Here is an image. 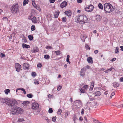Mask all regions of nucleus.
<instances>
[{"label":"nucleus","instance_id":"nucleus-34","mask_svg":"<svg viewBox=\"0 0 123 123\" xmlns=\"http://www.w3.org/2000/svg\"><path fill=\"white\" fill-rule=\"evenodd\" d=\"M28 37L29 40H32L33 38V36L29 35L28 36Z\"/></svg>","mask_w":123,"mask_h":123},{"label":"nucleus","instance_id":"nucleus-49","mask_svg":"<svg viewBox=\"0 0 123 123\" xmlns=\"http://www.w3.org/2000/svg\"><path fill=\"white\" fill-rule=\"evenodd\" d=\"M88 86L87 85H86L84 86L83 87L85 89L88 88Z\"/></svg>","mask_w":123,"mask_h":123},{"label":"nucleus","instance_id":"nucleus-26","mask_svg":"<svg viewBox=\"0 0 123 123\" xmlns=\"http://www.w3.org/2000/svg\"><path fill=\"white\" fill-rule=\"evenodd\" d=\"M69 57L70 56L69 55H68L67 56L66 61L69 64H70L71 62L69 61Z\"/></svg>","mask_w":123,"mask_h":123},{"label":"nucleus","instance_id":"nucleus-17","mask_svg":"<svg viewBox=\"0 0 123 123\" xmlns=\"http://www.w3.org/2000/svg\"><path fill=\"white\" fill-rule=\"evenodd\" d=\"M87 37V36L86 35L81 36L80 37L81 39L83 42L85 41V39Z\"/></svg>","mask_w":123,"mask_h":123},{"label":"nucleus","instance_id":"nucleus-58","mask_svg":"<svg viewBox=\"0 0 123 123\" xmlns=\"http://www.w3.org/2000/svg\"><path fill=\"white\" fill-rule=\"evenodd\" d=\"M55 0H49L50 2L51 3H53L55 2Z\"/></svg>","mask_w":123,"mask_h":123},{"label":"nucleus","instance_id":"nucleus-42","mask_svg":"<svg viewBox=\"0 0 123 123\" xmlns=\"http://www.w3.org/2000/svg\"><path fill=\"white\" fill-rule=\"evenodd\" d=\"M48 111L49 113H52L53 112L52 108H50L49 110Z\"/></svg>","mask_w":123,"mask_h":123},{"label":"nucleus","instance_id":"nucleus-19","mask_svg":"<svg viewBox=\"0 0 123 123\" xmlns=\"http://www.w3.org/2000/svg\"><path fill=\"white\" fill-rule=\"evenodd\" d=\"M59 13L60 12L59 11H57L55 12L54 14L55 18H57L58 17Z\"/></svg>","mask_w":123,"mask_h":123},{"label":"nucleus","instance_id":"nucleus-63","mask_svg":"<svg viewBox=\"0 0 123 123\" xmlns=\"http://www.w3.org/2000/svg\"><path fill=\"white\" fill-rule=\"evenodd\" d=\"M23 90H22V91L23 92V93L24 94H25L26 93V92L25 91V90L23 89Z\"/></svg>","mask_w":123,"mask_h":123},{"label":"nucleus","instance_id":"nucleus-31","mask_svg":"<svg viewBox=\"0 0 123 123\" xmlns=\"http://www.w3.org/2000/svg\"><path fill=\"white\" fill-rule=\"evenodd\" d=\"M31 30L33 31L35 30L36 28L35 26L34 25H32L31 27Z\"/></svg>","mask_w":123,"mask_h":123},{"label":"nucleus","instance_id":"nucleus-40","mask_svg":"<svg viewBox=\"0 0 123 123\" xmlns=\"http://www.w3.org/2000/svg\"><path fill=\"white\" fill-rule=\"evenodd\" d=\"M67 20L66 18L65 17H63L62 18V21L64 22H65Z\"/></svg>","mask_w":123,"mask_h":123},{"label":"nucleus","instance_id":"nucleus-13","mask_svg":"<svg viewBox=\"0 0 123 123\" xmlns=\"http://www.w3.org/2000/svg\"><path fill=\"white\" fill-rule=\"evenodd\" d=\"M9 99V98H1L0 99V101H1V102L3 103H5L6 105L7 104V102L8 103V100Z\"/></svg>","mask_w":123,"mask_h":123},{"label":"nucleus","instance_id":"nucleus-53","mask_svg":"<svg viewBox=\"0 0 123 123\" xmlns=\"http://www.w3.org/2000/svg\"><path fill=\"white\" fill-rule=\"evenodd\" d=\"M68 111L66 112L64 114L65 115L66 117H67L68 116Z\"/></svg>","mask_w":123,"mask_h":123},{"label":"nucleus","instance_id":"nucleus-18","mask_svg":"<svg viewBox=\"0 0 123 123\" xmlns=\"http://www.w3.org/2000/svg\"><path fill=\"white\" fill-rule=\"evenodd\" d=\"M22 46L24 48H30L29 45H27L24 43L22 44Z\"/></svg>","mask_w":123,"mask_h":123},{"label":"nucleus","instance_id":"nucleus-36","mask_svg":"<svg viewBox=\"0 0 123 123\" xmlns=\"http://www.w3.org/2000/svg\"><path fill=\"white\" fill-rule=\"evenodd\" d=\"M24 121V119L23 118H19L18 120V122H21Z\"/></svg>","mask_w":123,"mask_h":123},{"label":"nucleus","instance_id":"nucleus-5","mask_svg":"<svg viewBox=\"0 0 123 123\" xmlns=\"http://www.w3.org/2000/svg\"><path fill=\"white\" fill-rule=\"evenodd\" d=\"M11 10L12 13L14 14L16 13L18 11V4H15L12 6L11 8Z\"/></svg>","mask_w":123,"mask_h":123},{"label":"nucleus","instance_id":"nucleus-30","mask_svg":"<svg viewBox=\"0 0 123 123\" xmlns=\"http://www.w3.org/2000/svg\"><path fill=\"white\" fill-rule=\"evenodd\" d=\"M34 83L35 84H39V82L37 80L35 79L34 80Z\"/></svg>","mask_w":123,"mask_h":123},{"label":"nucleus","instance_id":"nucleus-8","mask_svg":"<svg viewBox=\"0 0 123 123\" xmlns=\"http://www.w3.org/2000/svg\"><path fill=\"white\" fill-rule=\"evenodd\" d=\"M15 68L17 72H19L20 71L21 68V67L19 63H16L15 64Z\"/></svg>","mask_w":123,"mask_h":123},{"label":"nucleus","instance_id":"nucleus-14","mask_svg":"<svg viewBox=\"0 0 123 123\" xmlns=\"http://www.w3.org/2000/svg\"><path fill=\"white\" fill-rule=\"evenodd\" d=\"M23 68L25 69L28 70L29 66V64L27 63H24L23 65Z\"/></svg>","mask_w":123,"mask_h":123},{"label":"nucleus","instance_id":"nucleus-57","mask_svg":"<svg viewBox=\"0 0 123 123\" xmlns=\"http://www.w3.org/2000/svg\"><path fill=\"white\" fill-rule=\"evenodd\" d=\"M116 58H114L111 60V61L112 62H114L116 60Z\"/></svg>","mask_w":123,"mask_h":123},{"label":"nucleus","instance_id":"nucleus-10","mask_svg":"<svg viewBox=\"0 0 123 123\" xmlns=\"http://www.w3.org/2000/svg\"><path fill=\"white\" fill-rule=\"evenodd\" d=\"M86 70V69L85 68H83L81 69L80 71V75L82 76L84 75L85 74V71Z\"/></svg>","mask_w":123,"mask_h":123},{"label":"nucleus","instance_id":"nucleus-12","mask_svg":"<svg viewBox=\"0 0 123 123\" xmlns=\"http://www.w3.org/2000/svg\"><path fill=\"white\" fill-rule=\"evenodd\" d=\"M67 5V3L65 1H64L60 5V7L62 8L66 6Z\"/></svg>","mask_w":123,"mask_h":123},{"label":"nucleus","instance_id":"nucleus-11","mask_svg":"<svg viewBox=\"0 0 123 123\" xmlns=\"http://www.w3.org/2000/svg\"><path fill=\"white\" fill-rule=\"evenodd\" d=\"M32 53H35L38 52L39 51V49L37 47H34L32 49H31Z\"/></svg>","mask_w":123,"mask_h":123},{"label":"nucleus","instance_id":"nucleus-44","mask_svg":"<svg viewBox=\"0 0 123 123\" xmlns=\"http://www.w3.org/2000/svg\"><path fill=\"white\" fill-rule=\"evenodd\" d=\"M62 88V86H58L57 87V90L58 91H60Z\"/></svg>","mask_w":123,"mask_h":123},{"label":"nucleus","instance_id":"nucleus-24","mask_svg":"<svg viewBox=\"0 0 123 123\" xmlns=\"http://www.w3.org/2000/svg\"><path fill=\"white\" fill-rule=\"evenodd\" d=\"M101 18V17L99 15H97L96 17V19L97 21H100Z\"/></svg>","mask_w":123,"mask_h":123},{"label":"nucleus","instance_id":"nucleus-6","mask_svg":"<svg viewBox=\"0 0 123 123\" xmlns=\"http://www.w3.org/2000/svg\"><path fill=\"white\" fill-rule=\"evenodd\" d=\"M32 108L35 110H36L37 111L39 108V105L37 103H34L31 105Z\"/></svg>","mask_w":123,"mask_h":123},{"label":"nucleus","instance_id":"nucleus-22","mask_svg":"<svg viewBox=\"0 0 123 123\" xmlns=\"http://www.w3.org/2000/svg\"><path fill=\"white\" fill-rule=\"evenodd\" d=\"M113 86L116 87H117L119 86V84L117 82H114L113 83Z\"/></svg>","mask_w":123,"mask_h":123},{"label":"nucleus","instance_id":"nucleus-39","mask_svg":"<svg viewBox=\"0 0 123 123\" xmlns=\"http://www.w3.org/2000/svg\"><path fill=\"white\" fill-rule=\"evenodd\" d=\"M119 48L118 47H117L115 49V52L116 54L118 53L119 51H118Z\"/></svg>","mask_w":123,"mask_h":123},{"label":"nucleus","instance_id":"nucleus-62","mask_svg":"<svg viewBox=\"0 0 123 123\" xmlns=\"http://www.w3.org/2000/svg\"><path fill=\"white\" fill-rule=\"evenodd\" d=\"M120 80L121 82H123V77H122L120 78Z\"/></svg>","mask_w":123,"mask_h":123},{"label":"nucleus","instance_id":"nucleus-28","mask_svg":"<svg viewBox=\"0 0 123 123\" xmlns=\"http://www.w3.org/2000/svg\"><path fill=\"white\" fill-rule=\"evenodd\" d=\"M98 7L100 9L103 10V7L102 4L100 3H99L98 5Z\"/></svg>","mask_w":123,"mask_h":123},{"label":"nucleus","instance_id":"nucleus-64","mask_svg":"<svg viewBox=\"0 0 123 123\" xmlns=\"http://www.w3.org/2000/svg\"><path fill=\"white\" fill-rule=\"evenodd\" d=\"M120 48H121V50L123 51V46H121L120 47Z\"/></svg>","mask_w":123,"mask_h":123},{"label":"nucleus","instance_id":"nucleus-46","mask_svg":"<svg viewBox=\"0 0 123 123\" xmlns=\"http://www.w3.org/2000/svg\"><path fill=\"white\" fill-rule=\"evenodd\" d=\"M37 67L38 68H41L42 66V64L41 63H39L37 64Z\"/></svg>","mask_w":123,"mask_h":123},{"label":"nucleus","instance_id":"nucleus-20","mask_svg":"<svg viewBox=\"0 0 123 123\" xmlns=\"http://www.w3.org/2000/svg\"><path fill=\"white\" fill-rule=\"evenodd\" d=\"M101 94V92L100 91H97L95 93V96H99Z\"/></svg>","mask_w":123,"mask_h":123},{"label":"nucleus","instance_id":"nucleus-37","mask_svg":"<svg viewBox=\"0 0 123 123\" xmlns=\"http://www.w3.org/2000/svg\"><path fill=\"white\" fill-rule=\"evenodd\" d=\"M5 55L4 54L0 53V57H5Z\"/></svg>","mask_w":123,"mask_h":123},{"label":"nucleus","instance_id":"nucleus-25","mask_svg":"<svg viewBox=\"0 0 123 123\" xmlns=\"http://www.w3.org/2000/svg\"><path fill=\"white\" fill-rule=\"evenodd\" d=\"M43 118L48 123H49L50 122V120L48 119V117L46 116H43Z\"/></svg>","mask_w":123,"mask_h":123},{"label":"nucleus","instance_id":"nucleus-61","mask_svg":"<svg viewBox=\"0 0 123 123\" xmlns=\"http://www.w3.org/2000/svg\"><path fill=\"white\" fill-rule=\"evenodd\" d=\"M116 12L118 13H120V12L118 10H116L115 11Z\"/></svg>","mask_w":123,"mask_h":123},{"label":"nucleus","instance_id":"nucleus-56","mask_svg":"<svg viewBox=\"0 0 123 123\" xmlns=\"http://www.w3.org/2000/svg\"><path fill=\"white\" fill-rule=\"evenodd\" d=\"M77 2L79 3H81L82 1V0H77Z\"/></svg>","mask_w":123,"mask_h":123},{"label":"nucleus","instance_id":"nucleus-35","mask_svg":"<svg viewBox=\"0 0 123 123\" xmlns=\"http://www.w3.org/2000/svg\"><path fill=\"white\" fill-rule=\"evenodd\" d=\"M80 91L82 93H84L86 91V90L82 87L80 89Z\"/></svg>","mask_w":123,"mask_h":123},{"label":"nucleus","instance_id":"nucleus-60","mask_svg":"<svg viewBox=\"0 0 123 123\" xmlns=\"http://www.w3.org/2000/svg\"><path fill=\"white\" fill-rule=\"evenodd\" d=\"M94 52L95 54H96L98 53V50H94Z\"/></svg>","mask_w":123,"mask_h":123},{"label":"nucleus","instance_id":"nucleus-3","mask_svg":"<svg viewBox=\"0 0 123 123\" xmlns=\"http://www.w3.org/2000/svg\"><path fill=\"white\" fill-rule=\"evenodd\" d=\"M23 111V110L22 108L16 106L12 108L11 113L13 115L17 114L22 113Z\"/></svg>","mask_w":123,"mask_h":123},{"label":"nucleus","instance_id":"nucleus-4","mask_svg":"<svg viewBox=\"0 0 123 123\" xmlns=\"http://www.w3.org/2000/svg\"><path fill=\"white\" fill-rule=\"evenodd\" d=\"M8 100L7 105L9 106L13 107L17 105V102L15 100H11L9 98Z\"/></svg>","mask_w":123,"mask_h":123},{"label":"nucleus","instance_id":"nucleus-59","mask_svg":"<svg viewBox=\"0 0 123 123\" xmlns=\"http://www.w3.org/2000/svg\"><path fill=\"white\" fill-rule=\"evenodd\" d=\"M48 96L49 98H50L52 97V95H50V94H49L48 95Z\"/></svg>","mask_w":123,"mask_h":123},{"label":"nucleus","instance_id":"nucleus-54","mask_svg":"<svg viewBox=\"0 0 123 123\" xmlns=\"http://www.w3.org/2000/svg\"><path fill=\"white\" fill-rule=\"evenodd\" d=\"M23 39V41L24 42L26 43L27 41L26 39L25 38H23V39Z\"/></svg>","mask_w":123,"mask_h":123},{"label":"nucleus","instance_id":"nucleus-27","mask_svg":"<svg viewBox=\"0 0 123 123\" xmlns=\"http://www.w3.org/2000/svg\"><path fill=\"white\" fill-rule=\"evenodd\" d=\"M29 2L28 0H24L23 2V5L24 6H25L27 4H28Z\"/></svg>","mask_w":123,"mask_h":123},{"label":"nucleus","instance_id":"nucleus-33","mask_svg":"<svg viewBox=\"0 0 123 123\" xmlns=\"http://www.w3.org/2000/svg\"><path fill=\"white\" fill-rule=\"evenodd\" d=\"M27 96L29 98H31L33 97V95L31 94L30 93L27 94Z\"/></svg>","mask_w":123,"mask_h":123},{"label":"nucleus","instance_id":"nucleus-51","mask_svg":"<svg viewBox=\"0 0 123 123\" xmlns=\"http://www.w3.org/2000/svg\"><path fill=\"white\" fill-rule=\"evenodd\" d=\"M115 94V93L114 92H112L111 94V96L110 97V98H111L112 96H113Z\"/></svg>","mask_w":123,"mask_h":123},{"label":"nucleus","instance_id":"nucleus-32","mask_svg":"<svg viewBox=\"0 0 123 123\" xmlns=\"http://www.w3.org/2000/svg\"><path fill=\"white\" fill-rule=\"evenodd\" d=\"M55 52L56 53L57 55H60V54L61 53L60 51L59 50H58L57 51H55Z\"/></svg>","mask_w":123,"mask_h":123},{"label":"nucleus","instance_id":"nucleus-38","mask_svg":"<svg viewBox=\"0 0 123 123\" xmlns=\"http://www.w3.org/2000/svg\"><path fill=\"white\" fill-rule=\"evenodd\" d=\"M35 0H33L32 2V5L34 7L37 6L35 3Z\"/></svg>","mask_w":123,"mask_h":123},{"label":"nucleus","instance_id":"nucleus-48","mask_svg":"<svg viewBox=\"0 0 123 123\" xmlns=\"http://www.w3.org/2000/svg\"><path fill=\"white\" fill-rule=\"evenodd\" d=\"M35 8L37 9L39 11H41V10L40 8L38 7L37 6H35Z\"/></svg>","mask_w":123,"mask_h":123},{"label":"nucleus","instance_id":"nucleus-43","mask_svg":"<svg viewBox=\"0 0 123 123\" xmlns=\"http://www.w3.org/2000/svg\"><path fill=\"white\" fill-rule=\"evenodd\" d=\"M28 102V101L24 102L23 103V104L24 106H26L27 105V104Z\"/></svg>","mask_w":123,"mask_h":123},{"label":"nucleus","instance_id":"nucleus-2","mask_svg":"<svg viewBox=\"0 0 123 123\" xmlns=\"http://www.w3.org/2000/svg\"><path fill=\"white\" fill-rule=\"evenodd\" d=\"M88 19L85 15L78 16L77 19L75 20L76 22L80 24H83L87 22Z\"/></svg>","mask_w":123,"mask_h":123},{"label":"nucleus","instance_id":"nucleus-41","mask_svg":"<svg viewBox=\"0 0 123 123\" xmlns=\"http://www.w3.org/2000/svg\"><path fill=\"white\" fill-rule=\"evenodd\" d=\"M62 112V110L60 109H59L57 111V114L59 115H61Z\"/></svg>","mask_w":123,"mask_h":123},{"label":"nucleus","instance_id":"nucleus-47","mask_svg":"<svg viewBox=\"0 0 123 123\" xmlns=\"http://www.w3.org/2000/svg\"><path fill=\"white\" fill-rule=\"evenodd\" d=\"M36 73L35 72H32L31 73V75L33 76H36Z\"/></svg>","mask_w":123,"mask_h":123},{"label":"nucleus","instance_id":"nucleus-1","mask_svg":"<svg viewBox=\"0 0 123 123\" xmlns=\"http://www.w3.org/2000/svg\"><path fill=\"white\" fill-rule=\"evenodd\" d=\"M104 8L106 13H110L114 10L112 5L108 3H106L104 4Z\"/></svg>","mask_w":123,"mask_h":123},{"label":"nucleus","instance_id":"nucleus-7","mask_svg":"<svg viewBox=\"0 0 123 123\" xmlns=\"http://www.w3.org/2000/svg\"><path fill=\"white\" fill-rule=\"evenodd\" d=\"M93 6L92 5H90L89 6L86 7L85 10L87 12H91L93 10Z\"/></svg>","mask_w":123,"mask_h":123},{"label":"nucleus","instance_id":"nucleus-15","mask_svg":"<svg viewBox=\"0 0 123 123\" xmlns=\"http://www.w3.org/2000/svg\"><path fill=\"white\" fill-rule=\"evenodd\" d=\"M87 61L88 62L92 64L93 62L92 58L91 57H89L87 58Z\"/></svg>","mask_w":123,"mask_h":123},{"label":"nucleus","instance_id":"nucleus-50","mask_svg":"<svg viewBox=\"0 0 123 123\" xmlns=\"http://www.w3.org/2000/svg\"><path fill=\"white\" fill-rule=\"evenodd\" d=\"M46 49H51L52 48V47L51 46H47L46 47Z\"/></svg>","mask_w":123,"mask_h":123},{"label":"nucleus","instance_id":"nucleus-23","mask_svg":"<svg viewBox=\"0 0 123 123\" xmlns=\"http://www.w3.org/2000/svg\"><path fill=\"white\" fill-rule=\"evenodd\" d=\"M44 58L47 60H48L50 59V56L48 55H44Z\"/></svg>","mask_w":123,"mask_h":123},{"label":"nucleus","instance_id":"nucleus-45","mask_svg":"<svg viewBox=\"0 0 123 123\" xmlns=\"http://www.w3.org/2000/svg\"><path fill=\"white\" fill-rule=\"evenodd\" d=\"M85 48L89 50L90 49V47L88 45L86 44L85 46Z\"/></svg>","mask_w":123,"mask_h":123},{"label":"nucleus","instance_id":"nucleus-21","mask_svg":"<svg viewBox=\"0 0 123 123\" xmlns=\"http://www.w3.org/2000/svg\"><path fill=\"white\" fill-rule=\"evenodd\" d=\"M65 14L68 16H69L71 15V13L68 11H66L64 12Z\"/></svg>","mask_w":123,"mask_h":123},{"label":"nucleus","instance_id":"nucleus-9","mask_svg":"<svg viewBox=\"0 0 123 123\" xmlns=\"http://www.w3.org/2000/svg\"><path fill=\"white\" fill-rule=\"evenodd\" d=\"M74 102L75 105H77L78 106H79V107H80L82 103L80 100H76Z\"/></svg>","mask_w":123,"mask_h":123},{"label":"nucleus","instance_id":"nucleus-29","mask_svg":"<svg viewBox=\"0 0 123 123\" xmlns=\"http://www.w3.org/2000/svg\"><path fill=\"white\" fill-rule=\"evenodd\" d=\"M4 92L7 95L8 93L10 92V90L8 89H6L4 91Z\"/></svg>","mask_w":123,"mask_h":123},{"label":"nucleus","instance_id":"nucleus-16","mask_svg":"<svg viewBox=\"0 0 123 123\" xmlns=\"http://www.w3.org/2000/svg\"><path fill=\"white\" fill-rule=\"evenodd\" d=\"M31 20L33 23H37V20L36 17H33V18L31 19Z\"/></svg>","mask_w":123,"mask_h":123},{"label":"nucleus","instance_id":"nucleus-55","mask_svg":"<svg viewBox=\"0 0 123 123\" xmlns=\"http://www.w3.org/2000/svg\"><path fill=\"white\" fill-rule=\"evenodd\" d=\"M84 112V110L83 109H82L81 110V114L82 115L83 114Z\"/></svg>","mask_w":123,"mask_h":123},{"label":"nucleus","instance_id":"nucleus-52","mask_svg":"<svg viewBox=\"0 0 123 123\" xmlns=\"http://www.w3.org/2000/svg\"><path fill=\"white\" fill-rule=\"evenodd\" d=\"M56 118V117H53L52 118V120L54 122H55V119Z\"/></svg>","mask_w":123,"mask_h":123}]
</instances>
